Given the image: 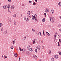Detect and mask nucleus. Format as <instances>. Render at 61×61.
Returning a JSON list of instances; mask_svg holds the SVG:
<instances>
[{
	"mask_svg": "<svg viewBox=\"0 0 61 61\" xmlns=\"http://www.w3.org/2000/svg\"><path fill=\"white\" fill-rule=\"evenodd\" d=\"M27 49H28L30 51H31L32 52L33 51V50H32V48L30 46H29L27 47Z\"/></svg>",
	"mask_w": 61,
	"mask_h": 61,
	"instance_id": "nucleus-1",
	"label": "nucleus"
},
{
	"mask_svg": "<svg viewBox=\"0 0 61 61\" xmlns=\"http://www.w3.org/2000/svg\"><path fill=\"white\" fill-rule=\"evenodd\" d=\"M50 19L51 22L52 23H54V20H53V19L51 17H50Z\"/></svg>",
	"mask_w": 61,
	"mask_h": 61,
	"instance_id": "nucleus-2",
	"label": "nucleus"
},
{
	"mask_svg": "<svg viewBox=\"0 0 61 61\" xmlns=\"http://www.w3.org/2000/svg\"><path fill=\"white\" fill-rule=\"evenodd\" d=\"M9 21V22H11L12 21V20H11V18L10 17H9L8 20Z\"/></svg>",
	"mask_w": 61,
	"mask_h": 61,
	"instance_id": "nucleus-3",
	"label": "nucleus"
},
{
	"mask_svg": "<svg viewBox=\"0 0 61 61\" xmlns=\"http://www.w3.org/2000/svg\"><path fill=\"white\" fill-rule=\"evenodd\" d=\"M45 12L46 13H48V12H49V10L48 9V8H46L45 10Z\"/></svg>",
	"mask_w": 61,
	"mask_h": 61,
	"instance_id": "nucleus-4",
	"label": "nucleus"
},
{
	"mask_svg": "<svg viewBox=\"0 0 61 61\" xmlns=\"http://www.w3.org/2000/svg\"><path fill=\"white\" fill-rule=\"evenodd\" d=\"M36 48L37 49H39L40 51V46H37Z\"/></svg>",
	"mask_w": 61,
	"mask_h": 61,
	"instance_id": "nucleus-5",
	"label": "nucleus"
},
{
	"mask_svg": "<svg viewBox=\"0 0 61 61\" xmlns=\"http://www.w3.org/2000/svg\"><path fill=\"white\" fill-rule=\"evenodd\" d=\"M33 56L35 59H37V57L36 55H33Z\"/></svg>",
	"mask_w": 61,
	"mask_h": 61,
	"instance_id": "nucleus-6",
	"label": "nucleus"
},
{
	"mask_svg": "<svg viewBox=\"0 0 61 61\" xmlns=\"http://www.w3.org/2000/svg\"><path fill=\"white\" fill-rule=\"evenodd\" d=\"M54 12H55L54 10H51V13L52 14H54Z\"/></svg>",
	"mask_w": 61,
	"mask_h": 61,
	"instance_id": "nucleus-7",
	"label": "nucleus"
},
{
	"mask_svg": "<svg viewBox=\"0 0 61 61\" xmlns=\"http://www.w3.org/2000/svg\"><path fill=\"white\" fill-rule=\"evenodd\" d=\"M11 9H14V8H15V7L14 6V5H12L11 7Z\"/></svg>",
	"mask_w": 61,
	"mask_h": 61,
	"instance_id": "nucleus-8",
	"label": "nucleus"
},
{
	"mask_svg": "<svg viewBox=\"0 0 61 61\" xmlns=\"http://www.w3.org/2000/svg\"><path fill=\"white\" fill-rule=\"evenodd\" d=\"M36 39H35L33 41V44H35V43H36Z\"/></svg>",
	"mask_w": 61,
	"mask_h": 61,
	"instance_id": "nucleus-9",
	"label": "nucleus"
},
{
	"mask_svg": "<svg viewBox=\"0 0 61 61\" xmlns=\"http://www.w3.org/2000/svg\"><path fill=\"white\" fill-rule=\"evenodd\" d=\"M41 34V32H39V33L38 35L39 36H42V35Z\"/></svg>",
	"mask_w": 61,
	"mask_h": 61,
	"instance_id": "nucleus-10",
	"label": "nucleus"
},
{
	"mask_svg": "<svg viewBox=\"0 0 61 61\" xmlns=\"http://www.w3.org/2000/svg\"><path fill=\"white\" fill-rule=\"evenodd\" d=\"M27 14L28 15H30V11L28 12Z\"/></svg>",
	"mask_w": 61,
	"mask_h": 61,
	"instance_id": "nucleus-11",
	"label": "nucleus"
},
{
	"mask_svg": "<svg viewBox=\"0 0 61 61\" xmlns=\"http://www.w3.org/2000/svg\"><path fill=\"white\" fill-rule=\"evenodd\" d=\"M45 18H44L42 19V21L43 22H45Z\"/></svg>",
	"mask_w": 61,
	"mask_h": 61,
	"instance_id": "nucleus-12",
	"label": "nucleus"
},
{
	"mask_svg": "<svg viewBox=\"0 0 61 61\" xmlns=\"http://www.w3.org/2000/svg\"><path fill=\"white\" fill-rule=\"evenodd\" d=\"M54 61V58H52L51 59V61Z\"/></svg>",
	"mask_w": 61,
	"mask_h": 61,
	"instance_id": "nucleus-13",
	"label": "nucleus"
},
{
	"mask_svg": "<svg viewBox=\"0 0 61 61\" xmlns=\"http://www.w3.org/2000/svg\"><path fill=\"white\" fill-rule=\"evenodd\" d=\"M14 55L16 57H17V54H15V53L14 54Z\"/></svg>",
	"mask_w": 61,
	"mask_h": 61,
	"instance_id": "nucleus-14",
	"label": "nucleus"
},
{
	"mask_svg": "<svg viewBox=\"0 0 61 61\" xmlns=\"http://www.w3.org/2000/svg\"><path fill=\"white\" fill-rule=\"evenodd\" d=\"M34 15H35L34 16L33 15H32V16H33V17H34L35 18H36V16H37L36 15V14Z\"/></svg>",
	"mask_w": 61,
	"mask_h": 61,
	"instance_id": "nucleus-15",
	"label": "nucleus"
},
{
	"mask_svg": "<svg viewBox=\"0 0 61 61\" xmlns=\"http://www.w3.org/2000/svg\"><path fill=\"white\" fill-rule=\"evenodd\" d=\"M14 25H16V22L15 20H14Z\"/></svg>",
	"mask_w": 61,
	"mask_h": 61,
	"instance_id": "nucleus-16",
	"label": "nucleus"
},
{
	"mask_svg": "<svg viewBox=\"0 0 61 61\" xmlns=\"http://www.w3.org/2000/svg\"><path fill=\"white\" fill-rule=\"evenodd\" d=\"M55 56L56 57V58H57L58 57V56L57 55H55Z\"/></svg>",
	"mask_w": 61,
	"mask_h": 61,
	"instance_id": "nucleus-17",
	"label": "nucleus"
},
{
	"mask_svg": "<svg viewBox=\"0 0 61 61\" xmlns=\"http://www.w3.org/2000/svg\"><path fill=\"white\" fill-rule=\"evenodd\" d=\"M48 27H50V28H51V25H48Z\"/></svg>",
	"mask_w": 61,
	"mask_h": 61,
	"instance_id": "nucleus-18",
	"label": "nucleus"
},
{
	"mask_svg": "<svg viewBox=\"0 0 61 61\" xmlns=\"http://www.w3.org/2000/svg\"><path fill=\"white\" fill-rule=\"evenodd\" d=\"M35 20L37 22V21H38V20H37V19H36V18H35Z\"/></svg>",
	"mask_w": 61,
	"mask_h": 61,
	"instance_id": "nucleus-19",
	"label": "nucleus"
},
{
	"mask_svg": "<svg viewBox=\"0 0 61 61\" xmlns=\"http://www.w3.org/2000/svg\"><path fill=\"white\" fill-rule=\"evenodd\" d=\"M58 5L60 6H61V2H59L58 3Z\"/></svg>",
	"mask_w": 61,
	"mask_h": 61,
	"instance_id": "nucleus-20",
	"label": "nucleus"
},
{
	"mask_svg": "<svg viewBox=\"0 0 61 61\" xmlns=\"http://www.w3.org/2000/svg\"><path fill=\"white\" fill-rule=\"evenodd\" d=\"M3 8H4V9H6V7L5 6V5L4 6Z\"/></svg>",
	"mask_w": 61,
	"mask_h": 61,
	"instance_id": "nucleus-21",
	"label": "nucleus"
},
{
	"mask_svg": "<svg viewBox=\"0 0 61 61\" xmlns=\"http://www.w3.org/2000/svg\"><path fill=\"white\" fill-rule=\"evenodd\" d=\"M4 30V29H3V27H2L1 29V31H3V30Z\"/></svg>",
	"mask_w": 61,
	"mask_h": 61,
	"instance_id": "nucleus-22",
	"label": "nucleus"
},
{
	"mask_svg": "<svg viewBox=\"0 0 61 61\" xmlns=\"http://www.w3.org/2000/svg\"><path fill=\"white\" fill-rule=\"evenodd\" d=\"M13 48L14 46H12L10 48L11 49H13Z\"/></svg>",
	"mask_w": 61,
	"mask_h": 61,
	"instance_id": "nucleus-23",
	"label": "nucleus"
},
{
	"mask_svg": "<svg viewBox=\"0 0 61 61\" xmlns=\"http://www.w3.org/2000/svg\"><path fill=\"white\" fill-rule=\"evenodd\" d=\"M24 18L25 20V21L26 20V17H24Z\"/></svg>",
	"mask_w": 61,
	"mask_h": 61,
	"instance_id": "nucleus-24",
	"label": "nucleus"
},
{
	"mask_svg": "<svg viewBox=\"0 0 61 61\" xmlns=\"http://www.w3.org/2000/svg\"><path fill=\"white\" fill-rule=\"evenodd\" d=\"M29 53V52H28V51H26V54H28V53Z\"/></svg>",
	"mask_w": 61,
	"mask_h": 61,
	"instance_id": "nucleus-25",
	"label": "nucleus"
},
{
	"mask_svg": "<svg viewBox=\"0 0 61 61\" xmlns=\"http://www.w3.org/2000/svg\"><path fill=\"white\" fill-rule=\"evenodd\" d=\"M4 57H5V58H7V56H5L4 55Z\"/></svg>",
	"mask_w": 61,
	"mask_h": 61,
	"instance_id": "nucleus-26",
	"label": "nucleus"
},
{
	"mask_svg": "<svg viewBox=\"0 0 61 61\" xmlns=\"http://www.w3.org/2000/svg\"><path fill=\"white\" fill-rule=\"evenodd\" d=\"M32 30L33 32H35V30L34 29H32Z\"/></svg>",
	"mask_w": 61,
	"mask_h": 61,
	"instance_id": "nucleus-27",
	"label": "nucleus"
},
{
	"mask_svg": "<svg viewBox=\"0 0 61 61\" xmlns=\"http://www.w3.org/2000/svg\"><path fill=\"white\" fill-rule=\"evenodd\" d=\"M13 16L14 17H15V16H16V15H15V14L14 15H13Z\"/></svg>",
	"mask_w": 61,
	"mask_h": 61,
	"instance_id": "nucleus-28",
	"label": "nucleus"
},
{
	"mask_svg": "<svg viewBox=\"0 0 61 61\" xmlns=\"http://www.w3.org/2000/svg\"><path fill=\"white\" fill-rule=\"evenodd\" d=\"M51 51L50 50L49 51V53L50 54H51Z\"/></svg>",
	"mask_w": 61,
	"mask_h": 61,
	"instance_id": "nucleus-29",
	"label": "nucleus"
},
{
	"mask_svg": "<svg viewBox=\"0 0 61 61\" xmlns=\"http://www.w3.org/2000/svg\"><path fill=\"white\" fill-rule=\"evenodd\" d=\"M8 7H9L10 8V5H8Z\"/></svg>",
	"mask_w": 61,
	"mask_h": 61,
	"instance_id": "nucleus-30",
	"label": "nucleus"
},
{
	"mask_svg": "<svg viewBox=\"0 0 61 61\" xmlns=\"http://www.w3.org/2000/svg\"><path fill=\"white\" fill-rule=\"evenodd\" d=\"M35 19V18L34 17H33V16H32V19H33V20H34V19Z\"/></svg>",
	"mask_w": 61,
	"mask_h": 61,
	"instance_id": "nucleus-31",
	"label": "nucleus"
},
{
	"mask_svg": "<svg viewBox=\"0 0 61 61\" xmlns=\"http://www.w3.org/2000/svg\"><path fill=\"white\" fill-rule=\"evenodd\" d=\"M36 3H35V2H34L33 3V5H36Z\"/></svg>",
	"mask_w": 61,
	"mask_h": 61,
	"instance_id": "nucleus-32",
	"label": "nucleus"
},
{
	"mask_svg": "<svg viewBox=\"0 0 61 61\" xmlns=\"http://www.w3.org/2000/svg\"><path fill=\"white\" fill-rule=\"evenodd\" d=\"M61 26V25H59L58 26V27H59L60 26Z\"/></svg>",
	"mask_w": 61,
	"mask_h": 61,
	"instance_id": "nucleus-33",
	"label": "nucleus"
},
{
	"mask_svg": "<svg viewBox=\"0 0 61 61\" xmlns=\"http://www.w3.org/2000/svg\"><path fill=\"white\" fill-rule=\"evenodd\" d=\"M5 6H6V9L8 7V6L7 5H5Z\"/></svg>",
	"mask_w": 61,
	"mask_h": 61,
	"instance_id": "nucleus-34",
	"label": "nucleus"
},
{
	"mask_svg": "<svg viewBox=\"0 0 61 61\" xmlns=\"http://www.w3.org/2000/svg\"><path fill=\"white\" fill-rule=\"evenodd\" d=\"M7 30H6L5 31V34H7Z\"/></svg>",
	"mask_w": 61,
	"mask_h": 61,
	"instance_id": "nucleus-35",
	"label": "nucleus"
},
{
	"mask_svg": "<svg viewBox=\"0 0 61 61\" xmlns=\"http://www.w3.org/2000/svg\"><path fill=\"white\" fill-rule=\"evenodd\" d=\"M45 15V17H46V13H45L44 14Z\"/></svg>",
	"mask_w": 61,
	"mask_h": 61,
	"instance_id": "nucleus-36",
	"label": "nucleus"
},
{
	"mask_svg": "<svg viewBox=\"0 0 61 61\" xmlns=\"http://www.w3.org/2000/svg\"><path fill=\"white\" fill-rule=\"evenodd\" d=\"M13 44H15V40H14L13 41Z\"/></svg>",
	"mask_w": 61,
	"mask_h": 61,
	"instance_id": "nucleus-37",
	"label": "nucleus"
},
{
	"mask_svg": "<svg viewBox=\"0 0 61 61\" xmlns=\"http://www.w3.org/2000/svg\"><path fill=\"white\" fill-rule=\"evenodd\" d=\"M48 33H47V34L48 35V36H50V34H49V33H48V32H47Z\"/></svg>",
	"mask_w": 61,
	"mask_h": 61,
	"instance_id": "nucleus-38",
	"label": "nucleus"
},
{
	"mask_svg": "<svg viewBox=\"0 0 61 61\" xmlns=\"http://www.w3.org/2000/svg\"><path fill=\"white\" fill-rule=\"evenodd\" d=\"M27 22L28 21H29V19H28V18H27Z\"/></svg>",
	"mask_w": 61,
	"mask_h": 61,
	"instance_id": "nucleus-39",
	"label": "nucleus"
},
{
	"mask_svg": "<svg viewBox=\"0 0 61 61\" xmlns=\"http://www.w3.org/2000/svg\"><path fill=\"white\" fill-rule=\"evenodd\" d=\"M8 1L9 2H11V0H8Z\"/></svg>",
	"mask_w": 61,
	"mask_h": 61,
	"instance_id": "nucleus-40",
	"label": "nucleus"
},
{
	"mask_svg": "<svg viewBox=\"0 0 61 61\" xmlns=\"http://www.w3.org/2000/svg\"><path fill=\"white\" fill-rule=\"evenodd\" d=\"M35 52H37V49H35Z\"/></svg>",
	"mask_w": 61,
	"mask_h": 61,
	"instance_id": "nucleus-41",
	"label": "nucleus"
},
{
	"mask_svg": "<svg viewBox=\"0 0 61 61\" xmlns=\"http://www.w3.org/2000/svg\"><path fill=\"white\" fill-rule=\"evenodd\" d=\"M44 46H43L42 47V49H44Z\"/></svg>",
	"mask_w": 61,
	"mask_h": 61,
	"instance_id": "nucleus-42",
	"label": "nucleus"
},
{
	"mask_svg": "<svg viewBox=\"0 0 61 61\" xmlns=\"http://www.w3.org/2000/svg\"><path fill=\"white\" fill-rule=\"evenodd\" d=\"M29 3L30 4H31V3H32V1H29Z\"/></svg>",
	"mask_w": 61,
	"mask_h": 61,
	"instance_id": "nucleus-43",
	"label": "nucleus"
},
{
	"mask_svg": "<svg viewBox=\"0 0 61 61\" xmlns=\"http://www.w3.org/2000/svg\"><path fill=\"white\" fill-rule=\"evenodd\" d=\"M23 50H24V49H22L21 51H22H22H23Z\"/></svg>",
	"mask_w": 61,
	"mask_h": 61,
	"instance_id": "nucleus-44",
	"label": "nucleus"
},
{
	"mask_svg": "<svg viewBox=\"0 0 61 61\" xmlns=\"http://www.w3.org/2000/svg\"><path fill=\"white\" fill-rule=\"evenodd\" d=\"M61 41V39H60L59 40V41Z\"/></svg>",
	"mask_w": 61,
	"mask_h": 61,
	"instance_id": "nucleus-45",
	"label": "nucleus"
},
{
	"mask_svg": "<svg viewBox=\"0 0 61 61\" xmlns=\"http://www.w3.org/2000/svg\"><path fill=\"white\" fill-rule=\"evenodd\" d=\"M8 12L9 13H11V12H10V10H8Z\"/></svg>",
	"mask_w": 61,
	"mask_h": 61,
	"instance_id": "nucleus-46",
	"label": "nucleus"
},
{
	"mask_svg": "<svg viewBox=\"0 0 61 61\" xmlns=\"http://www.w3.org/2000/svg\"><path fill=\"white\" fill-rule=\"evenodd\" d=\"M58 53H61V52L60 51H59L58 52Z\"/></svg>",
	"mask_w": 61,
	"mask_h": 61,
	"instance_id": "nucleus-47",
	"label": "nucleus"
},
{
	"mask_svg": "<svg viewBox=\"0 0 61 61\" xmlns=\"http://www.w3.org/2000/svg\"><path fill=\"white\" fill-rule=\"evenodd\" d=\"M54 58H56V55L54 56Z\"/></svg>",
	"mask_w": 61,
	"mask_h": 61,
	"instance_id": "nucleus-48",
	"label": "nucleus"
},
{
	"mask_svg": "<svg viewBox=\"0 0 61 61\" xmlns=\"http://www.w3.org/2000/svg\"><path fill=\"white\" fill-rule=\"evenodd\" d=\"M21 50H22V49H21V48L20 49V51H21Z\"/></svg>",
	"mask_w": 61,
	"mask_h": 61,
	"instance_id": "nucleus-49",
	"label": "nucleus"
},
{
	"mask_svg": "<svg viewBox=\"0 0 61 61\" xmlns=\"http://www.w3.org/2000/svg\"><path fill=\"white\" fill-rule=\"evenodd\" d=\"M54 37H55L56 38V35H54Z\"/></svg>",
	"mask_w": 61,
	"mask_h": 61,
	"instance_id": "nucleus-50",
	"label": "nucleus"
},
{
	"mask_svg": "<svg viewBox=\"0 0 61 61\" xmlns=\"http://www.w3.org/2000/svg\"><path fill=\"white\" fill-rule=\"evenodd\" d=\"M59 55H61V52L60 53H59Z\"/></svg>",
	"mask_w": 61,
	"mask_h": 61,
	"instance_id": "nucleus-51",
	"label": "nucleus"
},
{
	"mask_svg": "<svg viewBox=\"0 0 61 61\" xmlns=\"http://www.w3.org/2000/svg\"><path fill=\"white\" fill-rule=\"evenodd\" d=\"M21 59V58H19V61H20V60Z\"/></svg>",
	"mask_w": 61,
	"mask_h": 61,
	"instance_id": "nucleus-52",
	"label": "nucleus"
},
{
	"mask_svg": "<svg viewBox=\"0 0 61 61\" xmlns=\"http://www.w3.org/2000/svg\"><path fill=\"white\" fill-rule=\"evenodd\" d=\"M22 6H24V5L23 4H22Z\"/></svg>",
	"mask_w": 61,
	"mask_h": 61,
	"instance_id": "nucleus-53",
	"label": "nucleus"
},
{
	"mask_svg": "<svg viewBox=\"0 0 61 61\" xmlns=\"http://www.w3.org/2000/svg\"><path fill=\"white\" fill-rule=\"evenodd\" d=\"M8 7V10H9V8H10L9 7Z\"/></svg>",
	"mask_w": 61,
	"mask_h": 61,
	"instance_id": "nucleus-54",
	"label": "nucleus"
},
{
	"mask_svg": "<svg viewBox=\"0 0 61 61\" xmlns=\"http://www.w3.org/2000/svg\"><path fill=\"white\" fill-rule=\"evenodd\" d=\"M0 25H2V23H0Z\"/></svg>",
	"mask_w": 61,
	"mask_h": 61,
	"instance_id": "nucleus-55",
	"label": "nucleus"
},
{
	"mask_svg": "<svg viewBox=\"0 0 61 61\" xmlns=\"http://www.w3.org/2000/svg\"><path fill=\"white\" fill-rule=\"evenodd\" d=\"M43 42H44V41H41V43H43Z\"/></svg>",
	"mask_w": 61,
	"mask_h": 61,
	"instance_id": "nucleus-56",
	"label": "nucleus"
},
{
	"mask_svg": "<svg viewBox=\"0 0 61 61\" xmlns=\"http://www.w3.org/2000/svg\"><path fill=\"white\" fill-rule=\"evenodd\" d=\"M43 35H44V36H45V33H43Z\"/></svg>",
	"mask_w": 61,
	"mask_h": 61,
	"instance_id": "nucleus-57",
	"label": "nucleus"
},
{
	"mask_svg": "<svg viewBox=\"0 0 61 61\" xmlns=\"http://www.w3.org/2000/svg\"><path fill=\"white\" fill-rule=\"evenodd\" d=\"M35 1H36V2H37V0H35Z\"/></svg>",
	"mask_w": 61,
	"mask_h": 61,
	"instance_id": "nucleus-58",
	"label": "nucleus"
},
{
	"mask_svg": "<svg viewBox=\"0 0 61 61\" xmlns=\"http://www.w3.org/2000/svg\"><path fill=\"white\" fill-rule=\"evenodd\" d=\"M29 17H30V18H31V16H29Z\"/></svg>",
	"mask_w": 61,
	"mask_h": 61,
	"instance_id": "nucleus-59",
	"label": "nucleus"
},
{
	"mask_svg": "<svg viewBox=\"0 0 61 61\" xmlns=\"http://www.w3.org/2000/svg\"><path fill=\"white\" fill-rule=\"evenodd\" d=\"M22 14H21L20 15H21V17H22Z\"/></svg>",
	"mask_w": 61,
	"mask_h": 61,
	"instance_id": "nucleus-60",
	"label": "nucleus"
},
{
	"mask_svg": "<svg viewBox=\"0 0 61 61\" xmlns=\"http://www.w3.org/2000/svg\"><path fill=\"white\" fill-rule=\"evenodd\" d=\"M59 42H60V43H61V40L60 41H59Z\"/></svg>",
	"mask_w": 61,
	"mask_h": 61,
	"instance_id": "nucleus-61",
	"label": "nucleus"
},
{
	"mask_svg": "<svg viewBox=\"0 0 61 61\" xmlns=\"http://www.w3.org/2000/svg\"><path fill=\"white\" fill-rule=\"evenodd\" d=\"M43 33H44V30H43Z\"/></svg>",
	"mask_w": 61,
	"mask_h": 61,
	"instance_id": "nucleus-62",
	"label": "nucleus"
},
{
	"mask_svg": "<svg viewBox=\"0 0 61 61\" xmlns=\"http://www.w3.org/2000/svg\"><path fill=\"white\" fill-rule=\"evenodd\" d=\"M25 38H26V37H25Z\"/></svg>",
	"mask_w": 61,
	"mask_h": 61,
	"instance_id": "nucleus-63",
	"label": "nucleus"
},
{
	"mask_svg": "<svg viewBox=\"0 0 61 61\" xmlns=\"http://www.w3.org/2000/svg\"><path fill=\"white\" fill-rule=\"evenodd\" d=\"M59 30H61V29H59Z\"/></svg>",
	"mask_w": 61,
	"mask_h": 61,
	"instance_id": "nucleus-64",
	"label": "nucleus"
}]
</instances>
